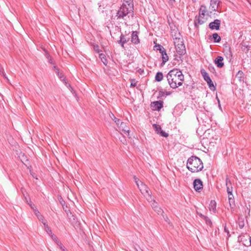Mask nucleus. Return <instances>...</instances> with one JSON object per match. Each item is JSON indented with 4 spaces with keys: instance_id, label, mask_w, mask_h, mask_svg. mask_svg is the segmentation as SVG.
<instances>
[{
    "instance_id": "37",
    "label": "nucleus",
    "mask_w": 251,
    "mask_h": 251,
    "mask_svg": "<svg viewBox=\"0 0 251 251\" xmlns=\"http://www.w3.org/2000/svg\"><path fill=\"white\" fill-rule=\"evenodd\" d=\"M162 216L163 217V218H164V220H165L166 222H167V223H168L169 224V223H170V222H169V218H168L167 217H165L163 215V214H162Z\"/></svg>"
},
{
    "instance_id": "42",
    "label": "nucleus",
    "mask_w": 251,
    "mask_h": 251,
    "mask_svg": "<svg viewBox=\"0 0 251 251\" xmlns=\"http://www.w3.org/2000/svg\"><path fill=\"white\" fill-rule=\"evenodd\" d=\"M60 78L62 79L63 78V75L61 74V73H60L59 74V75H58Z\"/></svg>"
},
{
    "instance_id": "14",
    "label": "nucleus",
    "mask_w": 251,
    "mask_h": 251,
    "mask_svg": "<svg viewBox=\"0 0 251 251\" xmlns=\"http://www.w3.org/2000/svg\"><path fill=\"white\" fill-rule=\"evenodd\" d=\"M131 41L133 43L135 44H137L139 43V40L137 32H133L131 35Z\"/></svg>"
},
{
    "instance_id": "36",
    "label": "nucleus",
    "mask_w": 251,
    "mask_h": 251,
    "mask_svg": "<svg viewBox=\"0 0 251 251\" xmlns=\"http://www.w3.org/2000/svg\"><path fill=\"white\" fill-rule=\"evenodd\" d=\"M228 200H229V203L230 205H231V203L232 202H234V200H233V198H232V197H229V199H228Z\"/></svg>"
},
{
    "instance_id": "17",
    "label": "nucleus",
    "mask_w": 251,
    "mask_h": 251,
    "mask_svg": "<svg viewBox=\"0 0 251 251\" xmlns=\"http://www.w3.org/2000/svg\"><path fill=\"white\" fill-rule=\"evenodd\" d=\"M219 2V0H211L210 5L214 10H215L216 8H217Z\"/></svg>"
},
{
    "instance_id": "45",
    "label": "nucleus",
    "mask_w": 251,
    "mask_h": 251,
    "mask_svg": "<svg viewBox=\"0 0 251 251\" xmlns=\"http://www.w3.org/2000/svg\"><path fill=\"white\" fill-rule=\"evenodd\" d=\"M28 204L29 205V206H30V207H31V206H33V204H32L31 203V201H30V202H28Z\"/></svg>"
},
{
    "instance_id": "33",
    "label": "nucleus",
    "mask_w": 251,
    "mask_h": 251,
    "mask_svg": "<svg viewBox=\"0 0 251 251\" xmlns=\"http://www.w3.org/2000/svg\"><path fill=\"white\" fill-rule=\"evenodd\" d=\"M47 227L45 228V230L47 233L50 236L52 234V232L51 229H50L49 226H46Z\"/></svg>"
},
{
    "instance_id": "48",
    "label": "nucleus",
    "mask_w": 251,
    "mask_h": 251,
    "mask_svg": "<svg viewBox=\"0 0 251 251\" xmlns=\"http://www.w3.org/2000/svg\"><path fill=\"white\" fill-rule=\"evenodd\" d=\"M200 216L203 219V216H205L202 215V214H201Z\"/></svg>"
},
{
    "instance_id": "21",
    "label": "nucleus",
    "mask_w": 251,
    "mask_h": 251,
    "mask_svg": "<svg viewBox=\"0 0 251 251\" xmlns=\"http://www.w3.org/2000/svg\"><path fill=\"white\" fill-rule=\"evenodd\" d=\"M163 78V75L161 72H157L156 74L155 79L157 81H161Z\"/></svg>"
},
{
    "instance_id": "28",
    "label": "nucleus",
    "mask_w": 251,
    "mask_h": 251,
    "mask_svg": "<svg viewBox=\"0 0 251 251\" xmlns=\"http://www.w3.org/2000/svg\"><path fill=\"white\" fill-rule=\"evenodd\" d=\"M149 201L151 202V206L153 209H154L156 206H158L157 202L152 199V201L150 200Z\"/></svg>"
},
{
    "instance_id": "49",
    "label": "nucleus",
    "mask_w": 251,
    "mask_h": 251,
    "mask_svg": "<svg viewBox=\"0 0 251 251\" xmlns=\"http://www.w3.org/2000/svg\"><path fill=\"white\" fill-rule=\"evenodd\" d=\"M195 25L197 26V23L196 21H195Z\"/></svg>"
},
{
    "instance_id": "39",
    "label": "nucleus",
    "mask_w": 251,
    "mask_h": 251,
    "mask_svg": "<svg viewBox=\"0 0 251 251\" xmlns=\"http://www.w3.org/2000/svg\"><path fill=\"white\" fill-rule=\"evenodd\" d=\"M201 73L203 76V77H204V76H205V74H208L204 70H202L201 71Z\"/></svg>"
},
{
    "instance_id": "35",
    "label": "nucleus",
    "mask_w": 251,
    "mask_h": 251,
    "mask_svg": "<svg viewBox=\"0 0 251 251\" xmlns=\"http://www.w3.org/2000/svg\"><path fill=\"white\" fill-rule=\"evenodd\" d=\"M34 214L38 219H39V218H41L42 215L40 214V212L37 210H35Z\"/></svg>"
},
{
    "instance_id": "25",
    "label": "nucleus",
    "mask_w": 251,
    "mask_h": 251,
    "mask_svg": "<svg viewBox=\"0 0 251 251\" xmlns=\"http://www.w3.org/2000/svg\"><path fill=\"white\" fill-rule=\"evenodd\" d=\"M99 57L101 59V61L104 65H106L107 63V59L105 58V55L103 53H100L99 54Z\"/></svg>"
},
{
    "instance_id": "10",
    "label": "nucleus",
    "mask_w": 251,
    "mask_h": 251,
    "mask_svg": "<svg viewBox=\"0 0 251 251\" xmlns=\"http://www.w3.org/2000/svg\"><path fill=\"white\" fill-rule=\"evenodd\" d=\"M226 191L228 194H230L232 195V187L231 185V182L230 180L228 178L227 176H226Z\"/></svg>"
},
{
    "instance_id": "20",
    "label": "nucleus",
    "mask_w": 251,
    "mask_h": 251,
    "mask_svg": "<svg viewBox=\"0 0 251 251\" xmlns=\"http://www.w3.org/2000/svg\"><path fill=\"white\" fill-rule=\"evenodd\" d=\"M119 44H120L123 48H124V44L126 43L127 41L124 35L122 34L120 36V39L118 41Z\"/></svg>"
},
{
    "instance_id": "4",
    "label": "nucleus",
    "mask_w": 251,
    "mask_h": 251,
    "mask_svg": "<svg viewBox=\"0 0 251 251\" xmlns=\"http://www.w3.org/2000/svg\"><path fill=\"white\" fill-rule=\"evenodd\" d=\"M133 13V7L130 6H127L125 4L120 7L117 13L116 16L117 19H124L128 14Z\"/></svg>"
},
{
    "instance_id": "15",
    "label": "nucleus",
    "mask_w": 251,
    "mask_h": 251,
    "mask_svg": "<svg viewBox=\"0 0 251 251\" xmlns=\"http://www.w3.org/2000/svg\"><path fill=\"white\" fill-rule=\"evenodd\" d=\"M209 209L210 211L215 212L216 210V203L215 201H211L209 205Z\"/></svg>"
},
{
    "instance_id": "16",
    "label": "nucleus",
    "mask_w": 251,
    "mask_h": 251,
    "mask_svg": "<svg viewBox=\"0 0 251 251\" xmlns=\"http://www.w3.org/2000/svg\"><path fill=\"white\" fill-rule=\"evenodd\" d=\"M162 58V62L161 64V66H163L165 63L168 60L169 57L166 53V51H164L163 54H161Z\"/></svg>"
},
{
    "instance_id": "41",
    "label": "nucleus",
    "mask_w": 251,
    "mask_h": 251,
    "mask_svg": "<svg viewBox=\"0 0 251 251\" xmlns=\"http://www.w3.org/2000/svg\"><path fill=\"white\" fill-rule=\"evenodd\" d=\"M243 75V72L241 71H239L237 75H240V77H241V75Z\"/></svg>"
},
{
    "instance_id": "50",
    "label": "nucleus",
    "mask_w": 251,
    "mask_h": 251,
    "mask_svg": "<svg viewBox=\"0 0 251 251\" xmlns=\"http://www.w3.org/2000/svg\"><path fill=\"white\" fill-rule=\"evenodd\" d=\"M68 86L70 87L71 89H72V87H71L70 85H69Z\"/></svg>"
},
{
    "instance_id": "24",
    "label": "nucleus",
    "mask_w": 251,
    "mask_h": 251,
    "mask_svg": "<svg viewBox=\"0 0 251 251\" xmlns=\"http://www.w3.org/2000/svg\"><path fill=\"white\" fill-rule=\"evenodd\" d=\"M155 47L157 50H159V52L161 54H163L164 51H166V50L164 49V48L160 45H158V46H155Z\"/></svg>"
},
{
    "instance_id": "2",
    "label": "nucleus",
    "mask_w": 251,
    "mask_h": 251,
    "mask_svg": "<svg viewBox=\"0 0 251 251\" xmlns=\"http://www.w3.org/2000/svg\"><path fill=\"white\" fill-rule=\"evenodd\" d=\"M187 168L191 172L197 173L202 170L203 165L202 162L199 158L192 156L187 160Z\"/></svg>"
},
{
    "instance_id": "44",
    "label": "nucleus",
    "mask_w": 251,
    "mask_h": 251,
    "mask_svg": "<svg viewBox=\"0 0 251 251\" xmlns=\"http://www.w3.org/2000/svg\"><path fill=\"white\" fill-rule=\"evenodd\" d=\"M34 211H35V210H37L36 208H35V206L34 205H33V206H32L31 207H30Z\"/></svg>"
},
{
    "instance_id": "47",
    "label": "nucleus",
    "mask_w": 251,
    "mask_h": 251,
    "mask_svg": "<svg viewBox=\"0 0 251 251\" xmlns=\"http://www.w3.org/2000/svg\"><path fill=\"white\" fill-rule=\"evenodd\" d=\"M228 199H229V197H232V198H233V196L232 194V195H230V194H228Z\"/></svg>"
},
{
    "instance_id": "26",
    "label": "nucleus",
    "mask_w": 251,
    "mask_h": 251,
    "mask_svg": "<svg viewBox=\"0 0 251 251\" xmlns=\"http://www.w3.org/2000/svg\"><path fill=\"white\" fill-rule=\"evenodd\" d=\"M123 4H125L127 6H130L131 7H133V0H124V2Z\"/></svg>"
},
{
    "instance_id": "23",
    "label": "nucleus",
    "mask_w": 251,
    "mask_h": 251,
    "mask_svg": "<svg viewBox=\"0 0 251 251\" xmlns=\"http://www.w3.org/2000/svg\"><path fill=\"white\" fill-rule=\"evenodd\" d=\"M206 12H207L206 7L203 5L201 6L200 9L199 14L201 15H201L205 16Z\"/></svg>"
},
{
    "instance_id": "9",
    "label": "nucleus",
    "mask_w": 251,
    "mask_h": 251,
    "mask_svg": "<svg viewBox=\"0 0 251 251\" xmlns=\"http://www.w3.org/2000/svg\"><path fill=\"white\" fill-rule=\"evenodd\" d=\"M221 24V21L218 19L215 20L214 22H211L209 25V27L211 29L219 30L220 29V25Z\"/></svg>"
},
{
    "instance_id": "51",
    "label": "nucleus",
    "mask_w": 251,
    "mask_h": 251,
    "mask_svg": "<svg viewBox=\"0 0 251 251\" xmlns=\"http://www.w3.org/2000/svg\"><path fill=\"white\" fill-rule=\"evenodd\" d=\"M62 80L64 81H65V80H64V78H63Z\"/></svg>"
},
{
    "instance_id": "40",
    "label": "nucleus",
    "mask_w": 251,
    "mask_h": 251,
    "mask_svg": "<svg viewBox=\"0 0 251 251\" xmlns=\"http://www.w3.org/2000/svg\"><path fill=\"white\" fill-rule=\"evenodd\" d=\"M54 67V69H55V71L56 72V73L57 74V75H59V69L58 68H56L55 66Z\"/></svg>"
},
{
    "instance_id": "3",
    "label": "nucleus",
    "mask_w": 251,
    "mask_h": 251,
    "mask_svg": "<svg viewBox=\"0 0 251 251\" xmlns=\"http://www.w3.org/2000/svg\"><path fill=\"white\" fill-rule=\"evenodd\" d=\"M134 179L140 192L146 198L147 201H152V198L149 193V188L147 186L140 181L135 176H134Z\"/></svg>"
},
{
    "instance_id": "12",
    "label": "nucleus",
    "mask_w": 251,
    "mask_h": 251,
    "mask_svg": "<svg viewBox=\"0 0 251 251\" xmlns=\"http://www.w3.org/2000/svg\"><path fill=\"white\" fill-rule=\"evenodd\" d=\"M119 125V129L122 130V131L128 136L129 134V128L126 126V124L121 122L120 123Z\"/></svg>"
},
{
    "instance_id": "27",
    "label": "nucleus",
    "mask_w": 251,
    "mask_h": 251,
    "mask_svg": "<svg viewBox=\"0 0 251 251\" xmlns=\"http://www.w3.org/2000/svg\"><path fill=\"white\" fill-rule=\"evenodd\" d=\"M153 209L159 215H162L164 213L163 210L159 206H156V207Z\"/></svg>"
},
{
    "instance_id": "22",
    "label": "nucleus",
    "mask_w": 251,
    "mask_h": 251,
    "mask_svg": "<svg viewBox=\"0 0 251 251\" xmlns=\"http://www.w3.org/2000/svg\"><path fill=\"white\" fill-rule=\"evenodd\" d=\"M212 37L214 40V42L216 43L220 42L221 40L220 36L217 33L213 34Z\"/></svg>"
},
{
    "instance_id": "19",
    "label": "nucleus",
    "mask_w": 251,
    "mask_h": 251,
    "mask_svg": "<svg viewBox=\"0 0 251 251\" xmlns=\"http://www.w3.org/2000/svg\"><path fill=\"white\" fill-rule=\"evenodd\" d=\"M206 19L205 18V16H202L199 14V16L198 18L197 21L198 23L200 25H202L206 22Z\"/></svg>"
},
{
    "instance_id": "32",
    "label": "nucleus",
    "mask_w": 251,
    "mask_h": 251,
    "mask_svg": "<svg viewBox=\"0 0 251 251\" xmlns=\"http://www.w3.org/2000/svg\"><path fill=\"white\" fill-rule=\"evenodd\" d=\"M50 236L52 240H53L56 244L58 243V242H59L57 237L54 234H52L51 235H50Z\"/></svg>"
},
{
    "instance_id": "6",
    "label": "nucleus",
    "mask_w": 251,
    "mask_h": 251,
    "mask_svg": "<svg viewBox=\"0 0 251 251\" xmlns=\"http://www.w3.org/2000/svg\"><path fill=\"white\" fill-rule=\"evenodd\" d=\"M152 126L157 134H159L161 135V136L164 137H167L169 136L168 133H166L162 129L161 126L157 124H153Z\"/></svg>"
},
{
    "instance_id": "34",
    "label": "nucleus",
    "mask_w": 251,
    "mask_h": 251,
    "mask_svg": "<svg viewBox=\"0 0 251 251\" xmlns=\"http://www.w3.org/2000/svg\"><path fill=\"white\" fill-rule=\"evenodd\" d=\"M46 57L49 59V62L50 64L53 63H52V59H51V57L50 56V55L49 54V53H48V52H46Z\"/></svg>"
},
{
    "instance_id": "8",
    "label": "nucleus",
    "mask_w": 251,
    "mask_h": 251,
    "mask_svg": "<svg viewBox=\"0 0 251 251\" xmlns=\"http://www.w3.org/2000/svg\"><path fill=\"white\" fill-rule=\"evenodd\" d=\"M194 188L196 191L200 192L202 189V183L201 179H196L193 182Z\"/></svg>"
},
{
    "instance_id": "43",
    "label": "nucleus",
    "mask_w": 251,
    "mask_h": 251,
    "mask_svg": "<svg viewBox=\"0 0 251 251\" xmlns=\"http://www.w3.org/2000/svg\"><path fill=\"white\" fill-rule=\"evenodd\" d=\"M42 223L44 225L45 228L47 227L46 226H48V225L46 224V221Z\"/></svg>"
},
{
    "instance_id": "30",
    "label": "nucleus",
    "mask_w": 251,
    "mask_h": 251,
    "mask_svg": "<svg viewBox=\"0 0 251 251\" xmlns=\"http://www.w3.org/2000/svg\"><path fill=\"white\" fill-rule=\"evenodd\" d=\"M62 251H68L63 246L62 244L59 241L56 244Z\"/></svg>"
},
{
    "instance_id": "11",
    "label": "nucleus",
    "mask_w": 251,
    "mask_h": 251,
    "mask_svg": "<svg viewBox=\"0 0 251 251\" xmlns=\"http://www.w3.org/2000/svg\"><path fill=\"white\" fill-rule=\"evenodd\" d=\"M224 58L221 56H218L215 59L214 62L215 64L217 65L218 68H222L224 66V62H223Z\"/></svg>"
},
{
    "instance_id": "7",
    "label": "nucleus",
    "mask_w": 251,
    "mask_h": 251,
    "mask_svg": "<svg viewBox=\"0 0 251 251\" xmlns=\"http://www.w3.org/2000/svg\"><path fill=\"white\" fill-rule=\"evenodd\" d=\"M163 107V101L161 100L151 102V107L153 110L159 111Z\"/></svg>"
},
{
    "instance_id": "38",
    "label": "nucleus",
    "mask_w": 251,
    "mask_h": 251,
    "mask_svg": "<svg viewBox=\"0 0 251 251\" xmlns=\"http://www.w3.org/2000/svg\"><path fill=\"white\" fill-rule=\"evenodd\" d=\"M38 220H39V221H41V222H42V223H43L44 222H45V221H46V220H45V219H44V217H43L42 215L41 216V218H39L38 219Z\"/></svg>"
},
{
    "instance_id": "13",
    "label": "nucleus",
    "mask_w": 251,
    "mask_h": 251,
    "mask_svg": "<svg viewBox=\"0 0 251 251\" xmlns=\"http://www.w3.org/2000/svg\"><path fill=\"white\" fill-rule=\"evenodd\" d=\"M205 75L204 76V80L207 82L209 87L212 89V87L214 88L213 82L210 77L209 76L208 74H205Z\"/></svg>"
},
{
    "instance_id": "18",
    "label": "nucleus",
    "mask_w": 251,
    "mask_h": 251,
    "mask_svg": "<svg viewBox=\"0 0 251 251\" xmlns=\"http://www.w3.org/2000/svg\"><path fill=\"white\" fill-rule=\"evenodd\" d=\"M109 117H110V118L112 119V120L114 121V122L116 124V125L118 126H119L120 123V120L119 119L116 118L115 117L114 115L112 112H110L109 114Z\"/></svg>"
},
{
    "instance_id": "29",
    "label": "nucleus",
    "mask_w": 251,
    "mask_h": 251,
    "mask_svg": "<svg viewBox=\"0 0 251 251\" xmlns=\"http://www.w3.org/2000/svg\"><path fill=\"white\" fill-rule=\"evenodd\" d=\"M203 220L207 225L211 226L212 225L211 220L207 217L203 216Z\"/></svg>"
},
{
    "instance_id": "1",
    "label": "nucleus",
    "mask_w": 251,
    "mask_h": 251,
    "mask_svg": "<svg viewBox=\"0 0 251 251\" xmlns=\"http://www.w3.org/2000/svg\"><path fill=\"white\" fill-rule=\"evenodd\" d=\"M169 84L173 89H175L182 85L184 75L182 72L177 69L171 70L167 75Z\"/></svg>"
},
{
    "instance_id": "31",
    "label": "nucleus",
    "mask_w": 251,
    "mask_h": 251,
    "mask_svg": "<svg viewBox=\"0 0 251 251\" xmlns=\"http://www.w3.org/2000/svg\"><path fill=\"white\" fill-rule=\"evenodd\" d=\"M93 49L97 53H99L100 51H101V50L100 49V47L98 45H94Z\"/></svg>"
},
{
    "instance_id": "46",
    "label": "nucleus",
    "mask_w": 251,
    "mask_h": 251,
    "mask_svg": "<svg viewBox=\"0 0 251 251\" xmlns=\"http://www.w3.org/2000/svg\"><path fill=\"white\" fill-rule=\"evenodd\" d=\"M135 85H136V84H135V83H131V86H133V87H134V86H135Z\"/></svg>"
},
{
    "instance_id": "5",
    "label": "nucleus",
    "mask_w": 251,
    "mask_h": 251,
    "mask_svg": "<svg viewBox=\"0 0 251 251\" xmlns=\"http://www.w3.org/2000/svg\"><path fill=\"white\" fill-rule=\"evenodd\" d=\"M174 44L176 51L180 55L186 52L185 47L183 43L182 39L180 38H176L174 39Z\"/></svg>"
}]
</instances>
